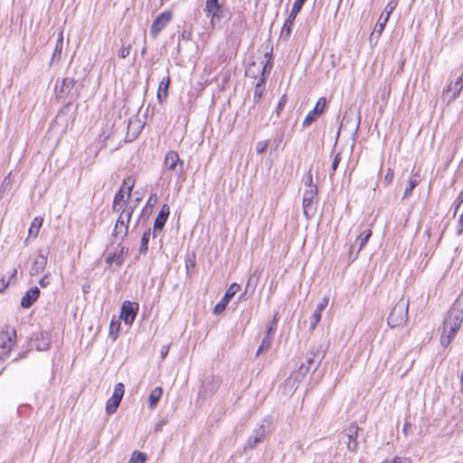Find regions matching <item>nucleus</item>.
<instances>
[{"instance_id": "0eeeda50", "label": "nucleus", "mask_w": 463, "mask_h": 463, "mask_svg": "<svg viewBox=\"0 0 463 463\" xmlns=\"http://www.w3.org/2000/svg\"><path fill=\"white\" fill-rule=\"evenodd\" d=\"M138 310V303L125 300L121 305L119 319L123 320L127 326H132L137 317Z\"/></svg>"}, {"instance_id": "72a5a7b5", "label": "nucleus", "mask_w": 463, "mask_h": 463, "mask_svg": "<svg viewBox=\"0 0 463 463\" xmlns=\"http://www.w3.org/2000/svg\"><path fill=\"white\" fill-rule=\"evenodd\" d=\"M166 221H167V218H165L164 216H161L158 214L156 215L155 222H154V226H153L154 237H156V232H160L163 231Z\"/></svg>"}, {"instance_id": "9b49d317", "label": "nucleus", "mask_w": 463, "mask_h": 463, "mask_svg": "<svg viewBox=\"0 0 463 463\" xmlns=\"http://www.w3.org/2000/svg\"><path fill=\"white\" fill-rule=\"evenodd\" d=\"M240 285L237 283H232L226 290L224 296L222 298V299L214 306L213 307V314L214 315H220L222 313L230 300L234 297V295L238 292L240 289Z\"/></svg>"}, {"instance_id": "79ce46f5", "label": "nucleus", "mask_w": 463, "mask_h": 463, "mask_svg": "<svg viewBox=\"0 0 463 463\" xmlns=\"http://www.w3.org/2000/svg\"><path fill=\"white\" fill-rule=\"evenodd\" d=\"M277 326H278V321H277L276 316H275L274 318L267 325L266 335L272 336V335L277 330Z\"/></svg>"}, {"instance_id": "5701e85b", "label": "nucleus", "mask_w": 463, "mask_h": 463, "mask_svg": "<svg viewBox=\"0 0 463 463\" xmlns=\"http://www.w3.org/2000/svg\"><path fill=\"white\" fill-rule=\"evenodd\" d=\"M170 85V79L169 78H164L158 86L157 90V99L160 104L163 103V101L166 99L168 95V88Z\"/></svg>"}, {"instance_id": "6ab92c4d", "label": "nucleus", "mask_w": 463, "mask_h": 463, "mask_svg": "<svg viewBox=\"0 0 463 463\" xmlns=\"http://www.w3.org/2000/svg\"><path fill=\"white\" fill-rule=\"evenodd\" d=\"M47 264V257L43 255L42 252H40L34 259L30 274L32 276L38 275L39 273L43 272L46 267Z\"/></svg>"}, {"instance_id": "dca6fc26", "label": "nucleus", "mask_w": 463, "mask_h": 463, "mask_svg": "<svg viewBox=\"0 0 463 463\" xmlns=\"http://www.w3.org/2000/svg\"><path fill=\"white\" fill-rule=\"evenodd\" d=\"M31 340L34 341L35 347L38 351H46L50 348V337L47 333L38 332L34 333L31 337Z\"/></svg>"}, {"instance_id": "ddd939ff", "label": "nucleus", "mask_w": 463, "mask_h": 463, "mask_svg": "<svg viewBox=\"0 0 463 463\" xmlns=\"http://www.w3.org/2000/svg\"><path fill=\"white\" fill-rule=\"evenodd\" d=\"M396 5H397L396 1H390L387 4V5L385 6L383 12L382 13V14L378 20V22L375 24V27H374L375 32L382 33V32L383 31V29L386 25V23L388 22V20L390 18L391 14L395 9Z\"/></svg>"}, {"instance_id": "b1692460", "label": "nucleus", "mask_w": 463, "mask_h": 463, "mask_svg": "<svg viewBox=\"0 0 463 463\" xmlns=\"http://www.w3.org/2000/svg\"><path fill=\"white\" fill-rule=\"evenodd\" d=\"M372 236V231L369 229H366L361 232V234L357 237L355 243L359 244V247L354 254V256L352 258V261H354L359 251L364 248V246L367 243L368 240Z\"/></svg>"}, {"instance_id": "0e129e2a", "label": "nucleus", "mask_w": 463, "mask_h": 463, "mask_svg": "<svg viewBox=\"0 0 463 463\" xmlns=\"http://www.w3.org/2000/svg\"><path fill=\"white\" fill-rule=\"evenodd\" d=\"M9 281H5V279H0V292H4L8 287Z\"/></svg>"}, {"instance_id": "37998d69", "label": "nucleus", "mask_w": 463, "mask_h": 463, "mask_svg": "<svg viewBox=\"0 0 463 463\" xmlns=\"http://www.w3.org/2000/svg\"><path fill=\"white\" fill-rule=\"evenodd\" d=\"M269 146V140L259 141L256 144V152L259 155L263 154Z\"/></svg>"}, {"instance_id": "2f4dec72", "label": "nucleus", "mask_w": 463, "mask_h": 463, "mask_svg": "<svg viewBox=\"0 0 463 463\" xmlns=\"http://www.w3.org/2000/svg\"><path fill=\"white\" fill-rule=\"evenodd\" d=\"M272 338L273 337L271 335H264V337L262 338V341L257 350V355H260V354L267 352L270 348V345L272 343Z\"/></svg>"}, {"instance_id": "4d7b16f0", "label": "nucleus", "mask_w": 463, "mask_h": 463, "mask_svg": "<svg viewBox=\"0 0 463 463\" xmlns=\"http://www.w3.org/2000/svg\"><path fill=\"white\" fill-rule=\"evenodd\" d=\"M11 173H9L3 180L1 188L5 189L7 186L11 184Z\"/></svg>"}, {"instance_id": "473e14b6", "label": "nucleus", "mask_w": 463, "mask_h": 463, "mask_svg": "<svg viewBox=\"0 0 463 463\" xmlns=\"http://www.w3.org/2000/svg\"><path fill=\"white\" fill-rule=\"evenodd\" d=\"M120 330V322L119 320H115L114 318L110 321L109 324V337H111L113 340H116L118 336V333Z\"/></svg>"}, {"instance_id": "8fccbe9b", "label": "nucleus", "mask_w": 463, "mask_h": 463, "mask_svg": "<svg viewBox=\"0 0 463 463\" xmlns=\"http://www.w3.org/2000/svg\"><path fill=\"white\" fill-rule=\"evenodd\" d=\"M131 50V46L128 44L127 46L123 45L118 51V56L122 59L126 58L129 55Z\"/></svg>"}, {"instance_id": "a878e982", "label": "nucleus", "mask_w": 463, "mask_h": 463, "mask_svg": "<svg viewBox=\"0 0 463 463\" xmlns=\"http://www.w3.org/2000/svg\"><path fill=\"white\" fill-rule=\"evenodd\" d=\"M163 394V389L161 387H156L153 389L148 396V406L153 409L156 406Z\"/></svg>"}, {"instance_id": "20e7f679", "label": "nucleus", "mask_w": 463, "mask_h": 463, "mask_svg": "<svg viewBox=\"0 0 463 463\" xmlns=\"http://www.w3.org/2000/svg\"><path fill=\"white\" fill-rule=\"evenodd\" d=\"M204 12L206 16L210 18L211 24L214 26L215 23H219L225 17V0H206Z\"/></svg>"}, {"instance_id": "ea45409f", "label": "nucleus", "mask_w": 463, "mask_h": 463, "mask_svg": "<svg viewBox=\"0 0 463 463\" xmlns=\"http://www.w3.org/2000/svg\"><path fill=\"white\" fill-rule=\"evenodd\" d=\"M342 160V157H341V154L340 153H337L335 156H334V159H333V162H332V165H331V171L329 173V178L330 179H333V176L335 175V172L336 171L338 165H339V163L341 162Z\"/></svg>"}, {"instance_id": "680f3d73", "label": "nucleus", "mask_w": 463, "mask_h": 463, "mask_svg": "<svg viewBox=\"0 0 463 463\" xmlns=\"http://www.w3.org/2000/svg\"><path fill=\"white\" fill-rule=\"evenodd\" d=\"M156 202H157L156 194H151L150 197L147 200L146 204L153 206L154 204L156 203Z\"/></svg>"}, {"instance_id": "bf43d9fd", "label": "nucleus", "mask_w": 463, "mask_h": 463, "mask_svg": "<svg viewBox=\"0 0 463 463\" xmlns=\"http://www.w3.org/2000/svg\"><path fill=\"white\" fill-rule=\"evenodd\" d=\"M227 42H228L229 44H231L232 46L239 45V43L237 41V37L236 36H232V34L228 36Z\"/></svg>"}, {"instance_id": "69168bd1", "label": "nucleus", "mask_w": 463, "mask_h": 463, "mask_svg": "<svg viewBox=\"0 0 463 463\" xmlns=\"http://www.w3.org/2000/svg\"><path fill=\"white\" fill-rule=\"evenodd\" d=\"M405 435H407L411 430V425L409 422H405L402 429Z\"/></svg>"}, {"instance_id": "c85d7f7f", "label": "nucleus", "mask_w": 463, "mask_h": 463, "mask_svg": "<svg viewBox=\"0 0 463 463\" xmlns=\"http://www.w3.org/2000/svg\"><path fill=\"white\" fill-rule=\"evenodd\" d=\"M128 224H124L123 226H121L120 223H118L117 221L111 237L117 238L120 236V239L123 240L128 235Z\"/></svg>"}, {"instance_id": "3c124183", "label": "nucleus", "mask_w": 463, "mask_h": 463, "mask_svg": "<svg viewBox=\"0 0 463 463\" xmlns=\"http://www.w3.org/2000/svg\"><path fill=\"white\" fill-rule=\"evenodd\" d=\"M61 52H62V45H61V43L60 42V43H56V45H55L52 60H54V59L59 60L61 58Z\"/></svg>"}, {"instance_id": "7c9ffc66", "label": "nucleus", "mask_w": 463, "mask_h": 463, "mask_svg": "<svg viewBox=\"0 0 463 463\" xmlns=\"http://www.w3.org/2000/svg\"><path fill=\"white\" fill-rule=\"evenodd\" d=\"M151 236V231L148 229L146 231L141 238L140 246L138 249L139 253L146 254L148 250V241Z\"/></svg>"}, {"instance_id": "338daca9", "label": "nucleus", "mask_w": 463, "mask_h": 463, "mask_svg": "<svg viewBox=\"0 0 463 463\" xmlns=\"http://www.w3.org/2000/svg\"><path fill=\"white\" fill-rule=\"evenodd\" d=\"M256 65H257V61H252V62L250 63V67H249V69H248V71H247V74H248V75H250V73H251V69H252L253 67H255Z\"/></svg>"}, {"instance_id": "cd10ccee", "label": "nucleus", "mask_w": 463, "mask_h": 463, "mask_svg": "<svg viewBox=\"0 0 463 463\" xmlns=\"http://www.w3.org/2000/svg\"><path fill=\"white\" fill-rule=\"evenodd\" d=\"M220 384V377L213 375L211 379L205 384H203V388L206 392H209L211 394H213L218 390Z\"/></svg>"}, {"instance_id": "09e8293b", "label": "nucleus", "mask_w": 463, "mask_h": 463, "mask_svg": "<svg viewBox=\"0 0 463 463\" xmlns=\"http://www.w3.org/2000/svg\"><path fill=\"white\" fill-rule=\"evenodd\" d=\"M135 208H136L135 205L129 206V208H128L127 212L124 214L125 224H128V228L129 227V222H130L132 214L135 211Z\"/></svg>"}, {"instance_id": "49530a36", "label": "nucleus", "mask_w": 463, "mask_h": 463, "mask_svg": "<svg viewBox=\"0 0 463 463\" xmlns=\"http://www.w3.org/2000/svg\"><path fill=\"white\" fill-rule=\"evenodd\" d=\"M306 1L307 0H295V2L293 4V6H292V9H291L290 12L293 13V14H298L301 11V9H302L304 4L306 3Z\"/></svg>"}, {"instance_id": "5fc2aeb1", "label": "nucleus", "mask_w": 463, "mask_h": 463, "mask_svg": "<svg viewBox=\"0 0 463 463\" xmlns=\"http://www.w3.org/2000/svg\"><path fill=\"white\" fill-rule=\"evenodd\" d=\"M192 31L191 30H183L181 33V39L184 41H190L192 39Z\"/></svg>"}, {"instance_id": "052dcab7", "label": "nucleus", "mask_w": 463, "mask_h": 463, "mask_svg": "<svg viewBox=\"0 0 463 463\" xmlns=\"http://www.w3.org/2000/svg\"><path fill=\"white\" fill-rule=\"evenodd\" d=\"M393 463H411V461L407 458L394 457Z\"/></svg>"}, {"instance_id": "c756f323", "label": "nucleus", "mask_w": 463, "mask_h": 463, "mask_svg": "<svg viewBox=\"0 0 463 463\" xmlns=\"http://www.w3.org/2000/svg\"><path fill=\"white\" fill-rule=\"evenodd\" d=\"M297 15L298 14L290 12L288 17L287 18V20L285 21V23L282 26V31H281L282 33H286L287 36L290 35L292 26L294 24Z\"/></svg>"}, {"instance_id": "e433bc0d", "label": "nucleus", "mask_w": 463, "mask_h": 463, "mask_svg": "<svg viewBox=\"0 0 463 463\" xmlns=\"http://www.w3.org/2000/svg\"><path fill=\"white\" fill-rule=\"evenodd\" d=\"M146 456L145 453L140 451H134L131 458L128 463H145Z\"/></svg>"}, {"instance_id": "a211bd4d", "label": "nucleus", "mask_w": 463, "mask_h": 463, "mask_svg": "<svg viewBox=\"0 0 463 463\" xmlns=\"http://www.w3.org/2000/svg\"><path fill=\"white\" fill-rule=\"evenodd\" d=\"M310 367L306 364H301L298 369L293 372L287 380L288 384H291L293 387L295 383L302 381V379L309 373Z\"/></svg>"}, {"instance_id": "2eb2a0df", "label": "nucleus", "mask_w": 463, "mask_h": 463, "mask_svg": "<svg viewBox=\"0 0 463 463\" xmlns=\"http://www.w3.org/2000/svg\"><path fill=\"white\" fill-rule=\"evenodd\" d=\"M359 430L360 428L356 422H352L346 429V436L348 438L347 449L351 451H356L357 449V436Z\"/></svg>"}, {"instance_id": "4be33fe9", "label": "nucleus", "mask_w": 463, "mask_h": 463, "mask_svg": "<svg viewBox=\"0 0 463 463\" xmlns=\"http://www.w3.org/2000/svg\"><path fill=\"white\" fill-rule=\"evenodd\" d=\"M420 175L418 173L411 174L409 178V181H408V185L405 188V191L403 193L402 198L404 199V198L411 196L413 189L420 184Z\"/></svg>"}, {"instance_id": "c9c22d12", "label": "nucleus", "mask_w": 463, "mask_h": 463, "mask_svg": "<svg viewBox=\"0 0 463 463\" xmlns=\"http://www.w3.org/2000/svg\"><path fill=\"white\" fill-rule=\"evenodd\" d=\"M135 185V181L131 176H128L124 179L120 188H122L124 191L127 190L128 199L130 198L131 192L133 190V187Z\"/></svg>"}, {"instance_id": "393cba45", "label": "nucleus", "mask_w": 463, "mask_h": 463, "mask_svg": "<svg viewBox=\"0 0 463 463\" xmlns=\"http://www.w3.org/2000/svg\"><path fill=\"white\" fill-rule=\"evenodd\" d=\"M129 206L130 205L126 202L112 204V211L119 213V216L118 218V223H120L121 226L125 224L124 214L127 212L128 208H129Z\"/></svg>"}, {"instance_id": "774afa93", "label": "nucleus", "mask_w": 463, "mask_h": 463, "mask_svg": "<svg viewBox=\"0 0 463 463\" xmlns=\"http://www.w3.org/2000/svg\"><path fill=\"white\" fill-rule=\"evenodd\" d=\"M167 353H168V349L165 348V347H163L162 350H161V356H162V358H165L166 356Z\"/></svg>"}, {"instance_id": "c03bdc74", "label": "nucleus", "mask_w": 463, "mask_h": 463, "mask_svg": "<svg viewBox=\"0 0 463 463\" xmlns=\"http://www.w3.org/2000/svg\"><path fill=\"white\" fill-rule=\"evenodd\" d=\"M287 101H288L287 96L286 95H282L281 98L279 99V100L278 102V105H277V108H276V114H277L278 117L280 115V112L285 108V106L287 104Z\"/></svg>"}, {"instance_id": "a19ab883", "label": "nucleus", "mask_w": 463, "mask_h": 463, "mask_svg": "<svg viewBox=\"0 0 463 463\" xmlns=\"http://www.w3.org/2000/svg\"><path fill=\"white\" fill-rule=\"evenodd\" d=\"M124 193H125V191L122 188L118 189V191L116 193L114 199H113L114 204L120 203L123 202L128 203V198L125 199Z\"/></svg>"}, {"instance_id": "4c0bfd02", "label": "nucleus", "mask_w": 463, "mask_h": 463, "mask_svg": "<svg viewBox=\"0 0 463 463\" xmlns=\"http://www.w3.org/2000/svg\"><path fill=\"white\" fill-rule=\"evenodd\" d=\"M42 222L43 220L42 219H38V218H35L32 224H31V227L29 229V234H33L34 237H36L39 233V231H40V228L42 226Z\"/></svg>"}, {"instance_id": "39448f33", "label": "nucleus", "mask_w": 463, "mask_h": 463, "mask_svg": "<svg viewBox=\"0 0 463 463\" xmlns=\"http://www.w3.org/2000/svg\"><path fill=\"white\" fill-rule=\"evenodd\" d=\"M17 335L14 326L5 325L0 330V348L4 350V357L7 358L13 346L16 344Z\"/></svg>"}, {"instance_id": "6e6d98bb", "label": "nucleus", "mask_w": 463, "mask_h": 463, "mask_svg": "<svg viewBox=\"0 0 463 463\" xmlns=\"http://www.w3.org/2000/svg\"><path fill=\"white\" fill-rule=\"evenodd\" d=\"M283 137H284V134L281 133L280 135H279L275 139H274V144H275V147L274 149L275 150H278L279 147H280V145L282 143V140H283Z\"/></svg>"}, {"instance_id": "f257e3e1", "label": "nucleus", "mask_w": 463, "mask_h": 463, "mask_svg": "<svg viewBox=\"0 0 463 463\" xmlns=\"http://www.w3.org/2000/svg\"><path fill=\"white\" fill-rule=\"evenodd\" d=\"M463 323L462 314L451 307L443 321V332L440 335L442 346H448L457 335L458 330Z\"/></svg>"}, {"instance_id": "aec40b11", "label": "nucleus", "mask_w": 463, "mask_h": 463, "mask_svg": "<svg viewBox=\"0 0 463 463\" xmlns=\"http://www.w3.org/2000/svg\"><path fill=\"white\" fill-rule=\"evenodd\" d=\"M270 60L271 52H267L264 54V58L260 61V66H261V76L260 79H264V82H266L267 77L269 75L272 69V62Z\"/></svg>"}, {"instance_id": "412c9836", "label": "nucleus", "mask_w": 463, "mask_h": 463, "mask_svg": "<svg viewBox=\"0 0 463 463\" xmlns=\"http://www.w3.org/2000/svg\"><path fill=\"white\" fill-rule=\"evenodd\" d=\"M463 89V74L455 81V83L452 85L450 83L448 86V89L444 90L443 95H445L449 91H453V94L451 98L449 99V103L455 100L460 94L461 90Z\"/></svg>"}, {"instance_id": "a18cd8bd", "label": "nucleus", "mask_w": 463, "mask_h": 463, "mask_svg": "<svg viewBox=\"0 0 463 463\" xmlns=\"http://www.w3.org/2000/svg\"><path fill=\"white\" fill-rule=\"evenodd\" d=\"M452 307H455L458 313L462 314L463 317V292L458 297Z\"/></svg>"}, {"instance_id": "4468645a", "label": "nucleus", "mask_w": 463, "mask_h": 463, "mask_svg": "<svg viewBox=\"0 0 463 463\" xmlns=\"http://www.w3.org/2000/svg\"><path fill=\"white\" fill-rule=\"evenodd\" d=\"M329 302V296H325L320 302L317 304L314 313L310 317V331L315 330L317 324L321 320L322 312L325 310V308L327 307Z\"/></svg>"}, {"instance_id": "7ed1b4c3", "label": "nucleus", "mask_w": 463, "mask_h": 463, "mask_svg": "<svg viewBox=\"0 0 463 463\" xmlns=\"http://www.w3.org/2000/svg\"><path fill=\"white\" fill-rule=\"evenodd\" d=\"M409 299L402 297L392 307L387 317V323L391 327L403 325L408 319Z\"/></svg>"}, {"instance_id": "f704fd0d", "label": "nucleus", "mask_w": 463, "mask_h": 463, "mask_svg": "<svg viewBox=\"0 0 463 463\" xmlns=\"http://www.w3.org/2000/svg\"><path fill=\"white\" fill-rule=\"evenodd\" d=\"M263 439V431L261 433H258L255 436H251L248 439L246 445L244 446V449H253L259 442Z\"/></svg>"}, {"instance_id": "1a4fd4ad", "label": "nucleus", "mask_w": 463, "mask_h": 463, "mask_svg": "<svg viewBox=\"0 0 463 463\" xmlns=\"http://www.w3.org/2000/svg\"><path fill=\"white\" fill-rule=\"evenodd\" d=\"M164 164L166 169L175 172L178 176L184 173V162L180 159L179 155L175 151L166 153Z\"/></svg>"}, {"instance_id": "603ef678", "label": "nucleus", "mask_w": 463, "mask_h": 463, "mask_svg": "<svg viewBox=\"0 0 463 463\" xmlns=\"http://www.w3.org/2000/svg\"><path fill=\"white\" fill-rule=\"evenodd\" d=\"M305 184L309 187L308 189L317 188V185L314 184L313 175H311V171L308 172V174L306 177Z\"/></svg>"}, {"instance_id": "9d476101", "label": "nucleus", "mask_w": 463, "mask_h": 463, "mask_svg": "<svg viewBox=\"0 0 463 463\" xmlns=\"http://www.w3.org/2000/svg\"><path fill=\"white\" fill-rule=\"evenodd\" d=\"M124 392H125L124 384L122 383H117L115 385L112 396L107 402L106 411L108 414H113L117 411V409L123 398Z\"/></svg>"}, {"instance_id": "bb28decb", "label": "nucleus", "mask_w": 463, "mask_h": 463, "mask_svg": "<svg viewBox=\"0 0 463 463\" xmlns=\"http://www.w3.org/2000/svg\"><path fill=\"white\" fill-rule=\"evenodd\" d=\"M265 84L264 79H259L258 82L255 85L254 92H253V102L257 104L260 101L263 96V92L265 91Z\"/></svg>"}, {"instance_id": "58836bf2", "label": "nucleus", "mask_w": 463, "mask_h": 463, "mask_svg": "<svg viewBox=\"0 0 463 463\" xmlns=\"http://www.w3.org/2000/svg\"><path fill=\"white\" fill-rule=\"evenodd\" d=\"M323 356L324 355H321L319 354H312V356H308L307 358V366H309L311 368V366L317 363V365L315 366L314 368V371L317 368V365L320 364L321 360L323 359Z\"/></svg>"}, {"instance_id": "6e6552de", "label": "nucleus", "mask_w": 463, "mask_h": 463, "mask_svg": "<svg viewBox=\"0 0 463 463\" xmlns=\"http://www.w3.org/2000/svg\"><path fill=\"white\" fill-rule=\"evenodd\" d=\"M172 17L173 14L170 11H165L156 17L150 28V34L154 39L165 28Z\"/></svg>"}, {"instance_id": "423d86ee", "label": "nucleus", "mask_w": 463, "mask_h": 463, "mask_svg": "<svg viewBox=\"0 0 463 463\" xmlns=\"http://www.w3.org/2000/svg\"><path fill=\"white\" fill-rule=\"evenodd\" d=\"M317 188L307 189L303 194V213L307 220H310L317 212Z\"/></svg>"}, {"instance_id": "e2e57ef3", "label": "nucleus", "mask_w": 463, "mask_h": 463, "mask_svg": "<svg viewBox=\"0 0 463 463\" xmlns=\"http://www.w3.org/2000/svg\"><path fill=\"white\" fill-rule=\"evenodd\" d=\"M457 205H456V209H455V212H457L459 208V206L461 205V203H463V190L459 193L458 198H457Z\"/></svg>"}, {"instance_id": "de8ad7c7", "label": "nucleus", "mask_w": 463, "mask_h": 463, "mask_svg": "<svg viewBox=\"0 0 463 463\" xmlns=\"http://www.w3.org/2000/svg\"><path fill=\"white\" fill-rule=\"evenodd\" d=\"M393 176H394V174H393L392 169L388 168L385 173L384 178H383V184L386 186L390 185L393 180Z\"/></svg>"}, {"instance_id": "13d9d810", "label": "nucleus", "mask_w": 463, "mask_h": 463, "mask_svg": "<svg viewBox=\"0 0 463 463\" xmlns=\"http://www.w3.org/2000/svg\"><path fill=\"white\" fill-rule=\"evenodd\" d=\"M39 284L42 288H46L50 284V279L47 275L43 276L40 280Z\"/></svg>"}, {"instance_id": "f8f14e48", "label": "nucleus", "mask_w": 463, "mask_h": 463, "mask_svg": "<svg viewBox=\"0 0 463 463\" xmlns=\"http://www.w3.org/2000/svg\"><path fill=\"white\" fill-rule=\"evenodd\" d=\"M326 106V99L325 97H321L315 108L310 110L307 115L306 116V118H304L303 122H302V126L304 128H307L309 127L312 123H314L317 118L324 112L325 110V108Z\"/></svg>"}, {"instance_id": "864d4df0", "label": "nucleus", "mask_w": 463, "mask_h": 463, "mask_svg": "<svg viewBox=\"0 0 463 463\" xmlns=\"http://www.w3.org/2000/svg\"><path fill=\"white\" fill-rule=\"evenodd\" d=\"M157 214L168 219V216L170 214V207L168 206V204H163Z\"/></svg>"}, {"instance_id": "f03ea898", "label": "nucleus", "mask_w": 463, "mask_h": 463, "mask_svg": "<svg viewBox=\"0 0 463 463\" xmlns=\"http://www.w3.org/2000/svg\"><path fill=\"white\" fill-rule=\"evenodd\" d=\"M75 85L76 80L73 78L66 77L61 80H57L55 84L56 98L59 101L65 102L61 112L69 108L70 105L79 98L80 93Z\"/></svg>"}, {"instance_id": "f3484780", "label": "nucleus", "mask_w": 463, "mask_h": 463, "mask_svg": "<svg viewBox=\"0 0 463 463\" xmlns=\"http://www.w3.org/2000/svg\"><path fill=\"white\" fill-rule=\"evenodd\" d=\"M40 293H41V291L37 287H33V288H30L22 297L21 306L24 308L31 307L33 305V303L39 298Z\"/></svg>"}]
</instances>
